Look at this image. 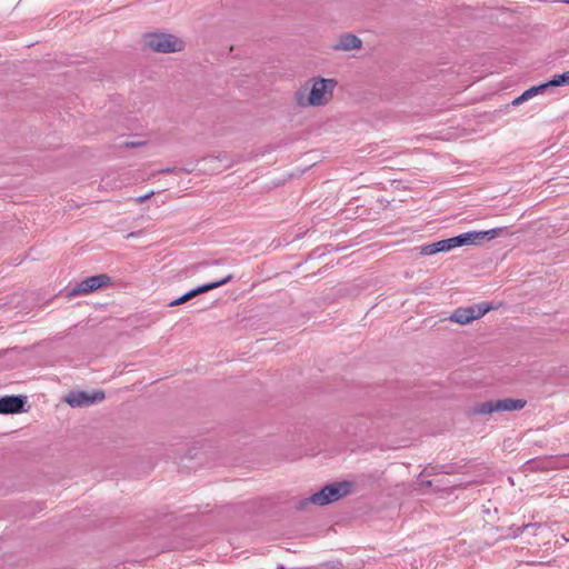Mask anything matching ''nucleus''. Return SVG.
<instances>
[{"mask_svg":"<svg viewBox=\"0 0 569 569\" xmlns=\"http://www.w3.org/2000/svg\"><path fill=\"white\" fill-rule=\"evenodd\" d=\"M337 87L335 79L311 78L303 87L295 93L299 107H322L332 99Z\"/></svg>","mask_w":569,"mask_h":569,"instance_id":"1","label":"nucleus"},{"mask_svg":"<svg viewBox=\"0 0 569 569\" xmlns=\"http://www.w3.org/2000/svg\"><path fill=\"white\" fill-rule=\"evenodd\" d=\"M500 229H491L487 231H470L457 237L443 239L436 242V246L439 248V252H447L455 248L467 246V244H477L483 239H493L499 234Z\"/></svg>","mask_w":569,"mask_h":569,"instance_id":"2","label":"nucleus"},{"mask_svg":"<svg viewBox=\"0 0 569 569\" xmlns=\"http://www.w3.org/2000/svg\"><path fill=\"white\" fill-rule=\"evenodd\" d=\"M351 483L347 481L335 482L323 487L318 492L310 496L307 500L301 502V508L306 505L312 503L317 506H325L341 499L350 492Z\"/></svg>","mask_w":569,"mask_h":569,"instance_id":"3","label":"nucleus"},{"mask_svg":"<svg viewBox=\"0 0 569 569\" xmlns=\"http://www.w3.org/2000/svg\"><path fill=\"white\" fill-rule=\"evenodd\" d=\"M526 403L527 402L523 399H497L478 403L472 408L471 411L473 415H491L493 412L518 411L523 409Z\"/></svg>","mask_w":569,"mask_h":569,"instance_id":"4","label":"nucleus"},{"mask_svg":"<svg viewBox=\"0 0 569 569\" xmlns=\"http://www.w3.org/2000/svg\"><path fill=\"white\" fill-rule=\"evenodd\" d=\"M144 44L152 51L162 53L178 52L184 48V42L181 39L166 33L146 36Z\"/></svg>","mask_w":569,"mask_h":569,"instance_id":"5","label":"nucleus"},{"mask_svg":"<svg viewBox=\"0 0 569 569\" xmlns=\"http://www.w3.org/2000/svg\"><path fill=\"white\" fill-rule=\"evenodd\" d=\"M110 283L111 278L108 274L91 276L77 283L70 290V296H86Z\"/></svg>","mask_w":569,"mask_h":569,"instance_id":"6","label":"nucleus"},{"mask_svg":"<svg viewBox=\"0 0 569 569\" xmlns=\"http://www.w3.org/2000/svg\"><path fill=\"white\" fill-rule=\"evenodd\" d=\"M490 310L489 306L475 305L467 308H458L450 316V320L460 325H467L476 319L481 318Z\"/></svg>","mask_w":569,"mask_h":569,"instance_id":"7","label":"nucleus"},{"mask_svg":"<svg viewBox=\"0 0 569 569\" xmlns=\"http://www.w3.org/2000/svg\"><path fill=\"white\" fill-rule=\"evenodd\" d=\"M104 399V392L103 391H94L92 393H88L84 391H73L70 392L64 401L70 405L73 408L77 407H86L93 405L98 401H101Z\"/></svg>","mask_w":569,"mask_h":569,"instance_id":"8","label":"nucleus"},{"mask_svg":"<svg viewBox=\"0 0 569 569\" xmlns=\"http://www.w3.org/2000/svg\"><path fill=\"white\" fill-rule=\"evenodd\" d=\"M232 279V276L231 274H228L227 277H224L223 279L219 280V281H214V282H210V283H207V284H203V286H200L193 290H190L189 292L184 293L183 296H181L180 298L171 301L169 303L170 307H176V306H180L187 301H189L190 299L194 298L196 296L200 295V293H204L207 291H210L212 289H216V288H219L226 283H228L229 281H231Z\"/></svg>","mask_w":569,"mask_h":569,"instance_id":"9","label":"nucleus"},{"mask_svg":"<svg viewBox=\"0 0 569 569\" xmlns=\"http://www.w3.org/2000/svg\"><path fill=\"white\" fill-rule=\"evenodd\" d=\"M24 400L22 397L7 396L0 398V413H17L23 408Z\"/></svg>","mask_w":569,"mask_h":569,"instance_id":"10","label":"nucleus"},{"mask_svg":"<svg viewBox=\"0 0 569 569\" xmlns=\"http://www.w3.org/2000/svg\"><path fill=\"white\" fill-rule=\"evenodd\" d=\"M361 46V40L353 34H345L342 36L338 43L335 46L336 49L340 50H353L358 49Z\"/></svg>","mask_w":569,"mask_h":569,"instance_id":"11","label":"nucleus"},{"mask_svg":"<svg viewBox=\"0 0 569 569\" xmlns=\"http://www.w3.org/2000/svg\"><path fill=\"white\" fill-rule=\"evenodd\" d=\"M550 81L540 86L531 87L530 89L526 90L522 93V98L525 99H531L532 97L537 96L538 93L545 91L548 87H550Z\"/></svg>","mask_w":569,"mask_h":569,"instance_id":"12","label":"nucleus"},{"mask_svg":"<svg viewBox=\"0 0 569 569\" xmlns=\"http://www.w3.org/2000/svg\"><path fill=\"white\" fill-rule=\"evenodd\" d=\"M550 84L552 87L569 84V71L555 76L552 80H550Z\"/></svg>","mask_w":569,"mask_h":569,"instance_id":"13","label":"nucleus"},{"mask_svg":"<svg viewBox=\"0 0 569 569\" xmlns=\"http://www.w3.org/2000/svg\"><path fill=\"white\" fill-rule=\"evenodd\" d=\"M438 250H439L438 246H436V242H433V243L422 246L420 249V253L422 256H431V254L438 253L439 252Z\"/></svg>","mask_w":569,"mask_h":569,"instance_id":"14","label":"nucleus"},{"mask_svg":"<svg viewBox=\"0 0 569 569\" xmlns=\"http://www.w3.org/2000/svg\"><path fill=\"white\" fill-rule=\"evenodd\" d=\"M153 194H154V192L150 191L149 193H147L144 196L137 197L134 199V201H136V203H143L146 200L150 199Z\"/></svg>","mask_w":569,"mask_h":569,"instance_id":"15","label":"nucleus"},{"mask_svg":"<svg viewBox=\"0 0 569 569\" xmlns=\"http://www.w3.org/2000/svg\"><path fill=\"white\" fill-rule=\"evenodd\" d=\"M142 144H143V142H142V141H140V140H131V141H126V142H124V146H126V147H130V148L140 147V146H142Z\"/></svg>","mask_w":569,"mask_h":569,"instance_id":"16","label":"nucleus"},{"mask_svg":"<svg viewBox=\"0 0 569 569\" xmlns=\"http://www.w3.org/2000/svg\"><path fill=\"white\" fill-rule=\"evenodd\" d=\"M527 100L528 99L522 98V94H521L513 100V104H520L521 102L527 101Z\"/></svg>","mask_w":569,"mask_h":569,"instance_id":"17","label":"nucleus"},{"mask_svg":"<svg viewBox=\"0 0 569 569\" xmlns=\"http://www.w3.org/2000/svg\"><path fill=\"white\" fill-rule=\"evenodd\" d=\"M565 3H569V0H563Z\"/></svg>","mask_w":569,"mask_h":569,"instance_id":"18","label":"nucleus"}]
</instances>
